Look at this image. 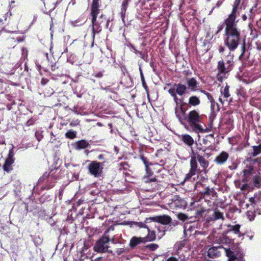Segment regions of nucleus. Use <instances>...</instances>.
Instances as JSON below:
<instances>
[{
	"label": "nucleus",
	"instance_id": "1",
	"mask_svg": "<svg viewBox=\"0 0 261 261\" xmlns=\"http://www.w3.org/2000/svg\"><path fill=\"white\" fill-rule=\"evenodd\" d=\"M238 20L226 18L224 20V44L230 51H234L241 40V32L238 27Z\"/></svg>",
	"mask_w": 261,
	"mask_h": 261
},
{
	"label": "nucleus",
	"instance_id": "2",
	"mask_svg": "<svg viewBox=\"0 0 261 261\" xmlns=\"http://www.w3.org/2000/svg\"><path fill=\"white\" fill-rule=\"evenodd\" d=\"M190 160V166L189 172L185 176L184 181L181 182L183 185L186 181H189L192 177L196 173L200 174L203 172L206 174L207 172V168L209 166V162L205 158L200 155L198 152H194L192 149Z\"/></svg>",
	"mask_w": 261,
	"mask_h": 261
},
{
	"label": "nucleus",
	"instance_id": "3",
	"mask_svg": "<svg viewBox=\"0 0 261 261\" xmlns=\"http://www.w3.org/2000/svg\"><path fill=\"white\" fill-rule=\"evenodd\" d=\"M99 11L92 12L90 13V15L91 17V25H92V37L93 42L94 41L95 35L100 33L102 31V26L107 29L109 28V23L110 22V18L101 14L99 17L98 14Z\"/></svg>",
	"mask_w": 261,
	"mask_h": 261
},
{
	"label": "nucleus",
	"instance_id": "4",
	"mask_svg": "<svg viewBox=\"0 0 261 261\" xmlns=\"http://www.w3.org/2000/svg\"><path fill=\"white\" fill-rule=\"evenodd\" d=\"M202 120V115H200L199 112L197 110H193L190 111L187 115V118L185 123H187L192 130L195 132L205 133L208 132L210 129L208 127L204 129L201 125Z\"/></svg>",
	"mask_w": 261,
	"mask_h": 261
},
{
	"label": "nucleus",
	"instance_id": "5",
	"mask_svg": "<svg viewBox=\"0 0 261 261\" xmlns=\"http://www.w3.org/2000/svg\"><path fill=\"white\" fill-rule=\"evenodd\" d=\"M213 242L219 244L218 246L211 247L207 251V255L211 258H215L219 256L224 250L222 244H227L231 242V239L223 234H218L214 237Z\"/></svg>",
	"mask_w": 261,
	"mask_h": 261
},
{
	"label": "nucleus",
	"instance_id": "6",
	"mask_svg": "<svg viewBox=\"0 0 261 261\" xmlns=\"http://www.w3.org/2000/svg\"><path fill=\"white\" fill-rule=\"evenodd\" d=\"M199 196L200 197L197 200H196L191 203V206L193 207L199 206L200 203L202 204V201L207 202V204L211 203L213 198L217 197V193L213 188L207 186L204 187L203 190L199 192Z\"/></svg>",
	"mask_w": 261,
	"mask_h": 261
},
{
	"label": "nucleus",
	"instance_id": "7",
	"mask_svg": "<svg viewBox=\"0 0 261 261\" xmlns=\"http://www.w3.org/2000/svg\"><path fill=\"white\" fill-rule=\"evenodd\" d=\"M155 167H159L160 168L158 169L157 171L158 173L161 172L163 170V168L161 167L158 164H153V166H149L145 167L146 170V175L144 176L143 179L144 182L146 183L148 182H155V184H158L159 182H161L162 180L160 179V178L158 176L153 175V170L155 169Z\"/></svg>",
	"mask_w": 261,
	"mask_h": 261
},
{
	"label": "nucleus",
	"instance_id": "8",
	"mask_svg": "<svg viewBox=\"0 0 261 261\" xmlns=\"http://www.w3.org/2000/svg\"><path fill=\"white\" fill-rule=\"evenodd\" d=\"M233 63V59L231 56H227L224 60L219 61L217 65L219 74H225L229 72L232 69Z\"/></svg>",
	"mask_w": 261,
	"mask_h": 261
},
{
	"label": "nucleus",
	"instance_id": "9",
	"mask_svg": "<svg viewBox=\"0 0 261 261\" xmlns=\"http://www.w3.org/2000/svg\"><path fill=\"white\" fill-rule=\"evenodd\" d=\"M110 238L108 236H103L98 240L95 244L93 249L95 252L98 253H104L106 252L112 253V250H109Z\"/></svg>",
	"mask_w": 261,
	"mask_h": 261
},
{
	"label": "nucleus",
	"instance_id": "10",
	"mask_svg": "<svg viewBox=\"0 0 261 261\" xmlns=\"http://www.w3.org/2000/svg\"><path fill=\"white\" fill-rule=\"evenodd\" d=\"M49 172H45L39 179L38 182H45L44 186L41 187V190H49L53 188L56 183V178L53 175H50Z\"/></svg>",
	"mask_w": 261,
	"mask_h": 261
},
{
	"label": "nucleus",
	"instance_id": "11",
	"mask_svg": "<svg viewBox=\"0 0 261 261\" xmlns=\"http://www.w3.org/2000/svg\"><path fill=\"white\" fill-rule=\"evenodd\" d=\"M104 163L98 162L94 161L88 166L89 173L95 177H100L102 174Z\"/></svg>",
	"mask_w": 261,
	"mask_h": 261
},
{
	"label": "nucleus",
	"instance_id": "12",
	"mask_svg": "<svg viewBox=\"0 0 261 261\" xmlns=\"http://www.w3.org/2000/svg\"><path fill=\"white\" fill-rule=\"evenodd\" d=\"M168 204L172 209L185 208L187 205L185 199L177 195H173L169 199Z\"/></svg>",
	"mask_w": 261,
	"mask_h": 261
},
{
	"label": "nucleus",
	"instance_id": "13",
	"mask_svg": "<svg viewBox=\"0 0 261 261\" xmlns=\"http://www.w3.org/2000/svg\"><path fill=\"white\" fill-rule=\"evenodd\" d=\"M249 201L253 207L256 209V210H254L253 213L251 211H248L247 213L250 220H254V217L255 216L256 213H257L258 215H261V210L258 208L259 206H261V200H260L259 198L251 197L249 198Z\"/></svg>",
	"mask_w": 261,
	"mask_h": 261
},
{
	"label": "nucleus",
	"instance_id": "14",
	"mask_svg": "<svg viewBox=\"0 0 261 261\" xmlns=\"http://www.w3.org/2000/svg\"><path fill=\"white\" fill-rule=\"evenodd\" d=\"M14 156V152L13 148H12L9 150L8 156L3 166V170L7 173L10 172L13 170L12 165L15 161Z\"/></svg>",
	"mask_w": 261,
	"mask_h": 261
},
{
	"label": "nucleus",
	"instance_id": "15",
	"mask_svg": "<svg viewBox=\"0 0 261 261\" xmlns=\"http://www.w3.org/2000/svg\"><path fill=\"white\" fill-rule=\"evenodd\" d=\"M184 103H181L179 107H176L175 108V114L178 119L179 121L182 124L185 123V120L187 118V115L186 113V110L183 107Z\"/></svg>",
	"mask_w": 261,
	"mask_h": 261
},
{
	"label": "nucleus",
	"instance_id": "16",
	"mask_svg": "<svg viewBox=\"0 0 261 261\" xmlns=\"http://www.w3.org/2000/svg\"><path fill=\"white\" fill-rule=\"evenodd\" d=\"M7 14H5L4 16H3V19H0V25H4L0 32H5L8 33H12L14 32V30L12 26H11V22L10 21V19H8L7 17Z\"/></svg>",
	"mask_w": 261,
	"mask_h": 261
},
{
	"label": "nucleus",
	"instance_id": "17",
	"mask_svg": "<svg viewBox=\"0 0 261 261\" xmlns=\"http://www.w3.org/2000/svg\"><path fill=\"white\" fill-rule=\"evenodd\" d=\"M186 81L187 85V87L190 91L195 92L200 90L199 89V83L195 77L187 78Z\"/></svg>",
	"mask_w": 261,
	"mask_h": 261
},
{
	"label": "nucleus",
	"instance_id": "18",
	"mask_svg": "<svg viewBox=\"0 0 261 261\" xmlns=\"http://www.w3.org/2000/svg\"><path fill=\"white\" fill-rule=\"evenodd\" d=\"M156 219L157 222L163 225L172 224L173 225L175 226L177 223V221L173 222L171 217L167 215L159 216L156 218Z\"/></svg>",
	"mask_w": 261,
	"mask_h": 261
},
{
	"label": "nucleus",
	"instance_id": "19",
	"mask_svg": "<svg viewBox=\"0 0 261 261\" xmlns=\"http://www.w3.org/2000/svg\"><path fill=\"white\" fill-rule=\"evenodd\" d=\"M72 145L75 150H79L88 148L90 146V144L87 140L82 139L75 142L74 144H72Z\"/></svg>",
	"mask_w": 261,
	"mask_h": 261
},
{
	"label": "nucleus",
	"instance_id": "20",
	"mask_svg": "<svg viewBox=\"0 0 261 261\" xmlns=\"http://www.w3.org/2000/svg\"><path fill=\"white\" fill-rule=\"evenodd\" d=\"M144 238L143 237H133L130 240L129 246L130 248L134 249L137 246L142 244L145 243Z\"/></svg>",
	"mask_w": 261,
	"mask_h": 261
},
{
	"label": "nucleus",
	"instance_id": "21",
	"mask_svg": "<svg viewBox=\"0 0 261 261\" xmlns=\"http://www.w3.org/2000/svg\"><path fill=\"white\" fill-rule=\"evenodd\" d=\"M174 86L176 88V93L179 96H182L188 93V88L185 84L181 83L175 84Z\"/></svg>",
	"mask_w": 261,
	"mask_h": 261
},
{
	"label": "nucleus",
	"instance_id": "22",
	"mask_svg": "<svg viewBox=\"0 0 261 261\" xmlns=\"http://www.w3.org/2000/svg\"><path fill=\"white\" fill-rule=\"evenodd\" d=\"M152 226L149 225L147 228V235L144 237L145 242L153 241L156 239L155 232L153 230H151Z\"/></svg>",
	"mask_w": 261,
	"mask_h": 261
},
{
	"label": "nucleus",
	"instance_id": "23",
	"mask_svg": "<svg viewBox=\"0 0 261 261\" xmlns=\"http://www.w3.org/2000/svg\"><path fill=\"white\" fill-rule=\"evenodd\" d=\"M229 154L225 151L221 152L215 158L214 161L218 164H223L228 159Z\"/></svg>",
	"mask_w": 261,
	"mask_h": 261
},
{
	"label": "nucleus",
	"instance_id": "24",
	"mask_svg": "<svg viewBox=\"0 0 261 261\" xmlns=\"http://www.w3.org/2000/svg\"><path fill=\"white\" fill-rule=\"evenodd\" d=\"M241 0H235L232 5V9L231 13L227 18L231 19H237V13Z\"/></svg>",
	"mask_w": 261,
	"mask_h": 261
},
{
	"label": "nucleus",
	"instance_id": "25",
	"mask_svg": "<svg viewBox=\"0 0 261 261\" xmlns=\"http://www.w3.org/2000/svg\"><path fill=\"white\" fill-rule=\"evenodd\" d=\"M128 0H122L120 14L122 21L124 22L126 11L128 6Z\"/></svg>",
	"mask_w": 261,
	"mask_h": 261
},
{
	"label": "nucleus",
	"instance_id": "26",
	"mask_svg": "<svg viewBox=\"0 0 261 261\" xmlns=\"http://www.w3.org/2000/svg\"><path fill=\"white\" fill-rule=\"evenodd\" d=\"M181 140L185 144L190 147H191L194 143L193 138L188 134L182 135L181 136Z\"/></svg>",
	"mask_w": 261,
	"mask_h": 261
},
{
	"label": "nucleus",
	"instance_id": "27",
	"mask_svg": "<svg viewBox=\"0 0 261 261\" xmlns=\"http://www.w3.org/2000/svg\"><path fill=\"white\" fill-rule=\"evenodd\" d=\"M152 218H146V220L144 222H134V224L139 228H147L149 225H147V224L148 223H151L152 225H154L153 223H152Z\"/></svg>",
	"mask_w": 261,
	"mask_h": 261
},
{
	"label": "nucleus",
	"instance_id": "28",
	"mask_svg": "<svg viewBox=\"0 0 261 261\" xmlns=\"http://www.w3.org/2000/svg\"><path fill=\"white\" fill-rule=\"evenodd\" d=\"M188 104L190 106L196 107L200 104V100L198 96L192 95L189 98Z\"/></svg>",
	"mask_w": 261,
	"mask_h": 261
},
{
	"label": "nucleus",
	"instance_id": "29",
	"mask_svg": "<svg viewBox=\"0 0 261 261\" xmlns=\"http://www.w3.org/2000/svg\"><path fill=\"white\" fill-rule=\"evenodd\" d=\"M139 158L143 162L145 167L149 166H151L152 167L153 166V164L151 163L148 161L147 157L145 155L142 149L140 150V151H139Z\"/></svg>",
	"mask_w": 261,
	"mask_h": 261
},
{
	"label": "nucleus",
	"instance_id": "30",
	"mask_svg": "<svg viewBox=\"0 0 261 261\" xmlns=\"http://www.w3.org/2000/svg\"><path fill=\"white\" fill-rule=\"evenodd\" d=\"M101 6V0H92L90 8V12L100 11L99 8Z\"/></svg>",
	"mask_w": 261,
	"mask_h": 261
},
{
	"label": "nucleus",
	"instance_id": "31",
	"mask_svg": "<svg viewBox=\"0 0 261 261\" xmlns=\"http://www.w3.org/2000/svg\"><path fill=\"white\" fill-rule=\"evenodd\" d=\"M213 216V219L215 221L218 219H221L222 220H224L225 219L223 213L221 212L217 208L214 209Z\"/></svg>",
	"mask_w": 261,
	"mask_h": 261
},
{
	"label": "nucleus",
	"instance_id": "32",
	"mask_svg": "<svg viewBox=\"0 0 261 261\" xmlns=\"http://www.w3.org/2000/svg\"><path fill=\"white\" fill-rule=\"evenodd\" d=\"M223 251H224L226 253V256L228 257L229 261H234L237 259V257L236 256L234 252L230 250L229 249H226L224 247V250Z\"/></svg>",
	"mask_w": 261,
	"mask_h": 261
},
{
	"label": "nucleus",
	"instance_id": "33",
	"mask_svg": "<svg viewBox=\"0 0 261 261\" xmlns=\"http://www.w3.org/2000/svg\"><path fill=\"white\" fill-rule=\"evenodd\" d=\"M253 151L251 153V156L255 157L261 153V143L258 145L252 146Z\"/></svg>",
	"mask_w": 261,
	"mask_h": 261
},
{
	"label": "nucleus",
	"instance_id": "34",
	"mask_svg": "<svg viewBox=\"0 0 261 261\" xmlns=\"http://www.w3.org/2000/svg\"><path fill=\"white\" fill-rule=\"evenodd\" d=\"M240 225L236 224L234 225H228L227 226L228 230L230 231H233L234 234L240 235L241 232L240 231Z\"/></svg>",
	"mask_w": 261,
	"mask_h": 261
},
{
	"label": "nucleus",
	"instance_id": "35",
	"mask_svg": "<svg viewBox=\"0 0 261 261\" xmlns=\"http://www.w3.org/2000/svg\"><path fill=\"white\" fill-rule=\"evenodd\" d=\"M257 4L256 3L250 9L249 13L248 14V19L249 20H253L254 17H255V12L257 11Z\"/></svg>",
	"mask_w": 261,
	"mask_h": 261
},
{
	"label": "nucleus",
	"instance_id": "36",
	"mask_svg": "<svg viewBox=\"0 0 261 261\" xmlns=\"http://www.w3.org/2000/svg\"><path fill=\"white\" fill-rule=\"evenodd\" d=\"M253 183L254 187L257 188L261 187V177L258 175L254 176L253 179Z\"/></svg>",
	"mask_w": 261,
	"mask_h": 261
},
{
	"label": "nucleus",
	"instance_id": "37",
	"mask_svg": "<svg viewBox=\"0 0 261 261\" xmlns=\"http://www.w3.org/2000/svg\"><path fill=\"white\" fill-rule=\"evenodd\" d=\"M76 132L70 129L65 133V136L66 138L73 139L76 137Z\"/></svg>",
	"mask_w": 261,
	"mask_h": 261
},
{
	"label": "nucleus",
	"instance_id": "38",
	"mask_svg": "<svg viewBox=\"0 0 261 261\" xmlns=\"http://www.w3.org/2000/svg\"><path fill=\"white\" fill-rule=\"evenodd\" d=\"M168 93L173 97L174 100L177 103L178 98L177 95H178L176 93V88H170L168 91Z\"/></svg>",
	"mask_w": 261,
	"mask_h": 261
},
{
	"label": "nucleus",
	"instance_id": "39",
	"mask_svg": "<svg viewBox=\"0 0 261 261\" xmlns=\"http://www.w3.org/2000/svg\"><path fill=\"white\" fill-rule=\"evenodd\" d=\"M229 86L227 85L224 87L223 91H221L222 94H223V97L227 100V99L230 97V94L229 92Z\"/></svg>",
	"mask_w": 261,
	"mask_h": 261
},
{
	"label": "nucleus",
	"instance_id": "40",
	"mask_svg": "<svg viewBox=\"0 0 261 261\" xmlns=\"http://www.w3.org/2000/svg\"><path fill=\"white\" fill-rule=\"evenodd\" d=\"M199 91L201 93L205 95L207 98V99L210 101L211 103H215V101L213 98L212 95L210 93L207 92L206 91L204 90L200 89Z\"/></svg>",
	"mask_w": 261,
	"mask_h": 261
},
{
	"label": "nucleus",
	"instance_id": "41",
	"mask_svg": "<svg viewBox=\"0 0 261 261\" xmlns=\"http://www.w3.org/2000/svg\"><path fill=\"white\" fill-rule=\"evenodd\" d=\"M146 249H149L150 251H154L159 248V245L156 244H150L145 246Z\"/></svg>",
	"mask_w": 261,
	"mask_h": 261
},
{
	"label": "nucleus",
	"instance_id": "42",
	"mask_svg": "<svg viewBox=\"0 0 261 261\" xmlns=\"http://www.w3.org/2000/svg\"><path fill=\"white\" fill-rule=\"evenodd\" d=\"M206 211L205 207L203 206H200L199 209L196 211V215L197 217L202 216L203 213Z\"/></svg>",
	"mask_w": 261,
	"mask_h": 261
},
{
	"label": "nucleus",
	"instance_id": "43",
	"mask_svg": "<svg viewBox=\"0 0 261 261\" xmlns=\"http://www.w3.org/2000/svg\"><path fill=\"white\" fill-rule=\"evenodd\" d=\"M185 245H186V241L182 240V241H181L179 242H177L176 243L175 246L177 247V249L179 250L182 249L183 248V247H185Z\"/></svg>",
	"mask_w": 261,
	"mask_h": 261
},
{
	"label": "nucleus",
	"instance_id": "44",
	"mask_svg": "<svg viewBox=\"0 0 261 261\" xmlns=\"http://www.w3.org/2000/svg\"><path fill=\"white\" fill-rule=\"evenodd\" d=\"M36 119L33 117L30 118L24 124L26 126H30L35 123Z\"/></svg>",
	"mask_w": 261,
	"mask_h": 261
},
{
	"label": "nucleus",
	"instance_id": "45",
	"mask_svg": "<svg viewBox=\"0 0 261 261\" xmlns=\"http://www.w3.org/2000/svg\"><path fill=\"white\" fill-rule=\"evenodd\" d=\"M253 170V168H251V167L249 168V169L243 170V172L244 175L245 176H249V175H250L251 174Z\"/></svg>",
	"mask_w": 261,
	"mask_h": 261
},
{
	"label": "nucleus",
	"instance_id": "46",
	"mask_svg": "<svg viewBox=\"0 0 261 261\" xmlns=\"http://www.w3.org/2000/svg\"><path fill=\"white\" fill-rule=\"evenodd\" d=\"M132 48L134 50V52L136 54H138L140 55V57L141 58V59H145V56L142 53V52L140 51H139L134 46H132Z\"/></svg>",
	"mask_w": 261,
	"mask_h": 261
},
{
	"label": "nucleus",
	"instance_id": "47",
	"mask_svg": "<svg viewBox=\"0 0 261 261\" xmlns=\"http://www.w3.org/2000/svg\"><path fill=\"white\" fill-rule=\"evenodd\" d=\"M178 218L179 220L185 221L188 219V216L185 214L179 213L178 215Z\"/></svg>",
	"mask_w": 261,
	"mask_h": 261
},
{
	"label": "nucleus",
	"instance_id": "48",
	"mask_svg": "<svg viewBox=\"0 0 261 261\" xmlns=\"http://www.w3.org/2000/svg\"><path fill=\"white\" fill-rule=\"evenodd\" d=\"M224 25H225L224 21L223 23L220 24L217 27V31L215 33V35H217L219 33H220L224 28Z\"/></svg>",
	"mask_w": 261,
	"mask_h": 261
},
{
	"label": "nucleus",
	"instance_id": "49",
	"mask_svg": "<svg viewBox=\"0 0 261 261\" xmlns=\"http://www.w3.org/2000/svg\"><path fill=\"white\" fill-rule=\"evenodd\" d=\"M49 197L48 195L44 194L41 197H40L39 199V201L41 203H43L45 202V201L47 198Z\"/></svg>",
	"mask_w": 261,
	"mask_h": 261
},
{
	"label": "nucleus",
	"instance_id": "50",
	"mask_svg": "<svg viewBox=\"0 0 261 261\" xmlns=\"http://www.w3.org/2000/svg\"><path fill=\"white\" fill-rule=\"evenodd\" d=\"M120 169H123L124 170H126L128 166V165L126 162H122V163H120Z\"/></svg>",
	"mask_w": 261,
	"mask_h": 261
},
{
	"label": "nucleus",
	"instance_id": "51",
	"mask_svg": "<svg viewBox=\"0 0 261 261\" xmlns=\"http://www.w3.org/2000/svg\"><path fill=\"white\" fill-rule=\"evenodd\" d=\"M182 73L186 76H190L192 74V72L190 70H185L183 71Z\"/></svg>",
	"mask_w": 261,
	"mask_h": 261
},
{
	"label": "nucleus",
	"instance_id": "52",
	"mask_svg": "<svg viewBox=\"0 0 261 261\" xmlns=\"http://www.w3.org/2000/svg\"><path fill=\"white\" fill-rule=\"evenodd\" d=\"M49 82V80L47 79L46 78H42L41 81V84L43 86L46 85L48 82Z\"/></svg>",
	"mask_w": 261,
	"mask_h": 261
},
{
	"label": "nucleus",
	"instance_id": "53",
	"mask_svg": "<svg viewBox=\"0 0 261 261\" xmlns=\"http://www.w3.org/2000/svg\"><path fill=\"white\" fill-rule=\"evenodd\" d=\"M245 48H246V47H245V42H244L243 43V45L242 46V47H241L242 53L239 57L240 58L244 55L245 51Z\"/></svg>",
	"mask_w": 261,
	"mask_h": 261
},
{
	"label": "nucleus",
	"instance_id": "54",
	"mask_svg": "<svg viewBox=\"0 0 261 261\" xmlns=\"http://www.w3.org/2000/svg\"><path fill=\"white\" fill-rule=\"evenodd\" d=\"M215 221L214 219H213V215L212 216H210L206 218V222H210V221Z\"/></svg>",
	"mask_w": 261,
	"mask_h": 261
},
{
	"label": "nucleus",
	"instance_id": "55",
	"mask_svg": "<svg viewBox=\"0 0 261 261\" xmlns=\"http://www.w3.org/2000/svg\"><path fill=\"white\" fill-rule=\"evenodd\" d=\"M247 161H253V162H258L259 161V158H256V159H255L254 160H252L251 158L250 157V158H248L247 160Z\"/></svg>",
	"mask_w": 261,
	"mask_h": 261
},
{
	"label": "nucleus",
	"instance_id": "56",
	"mask_svg": "<svg viewBox=\"0 0 261 261\" xmlns=\"http://www.w3.org/2000/svg\"><path fill=\"white\" fill-rule=\"evenodd\" d=\"M167 261H178V259L174 257H170L167 259Z\"/></svg>",
	"mask_w": 261,
	"mask_h": 261
},
{
	"label": "nucleus",
	"instance_id": "57",
	"mask_svg": "<svg viewBox=\"0 0 261 261\" xmlns=\"http://www.w3.org/2000/svg\"><path fill=\"white\" fill-rule=\"evenodd\" d=\"M225 49L224 47H223L222 46H220L219 47V49L218 50H219V51L220 53H223Z\"/></svg>",
	"mask_w": 261,
	"mask_h": 261
},
{
	"label": "nucleus",
	"instance_id": "58",
	"mask_svg": "<svg viewBox=\"0 0 261 261\" xmlns=\"http://www.w3.org/2000/svg\"><path fill=\"white\" fill-rule=\"evenodd\" d=\"M234 261H245V259L243 258V256H240L239 257H237L236 260Z\"/></svg>",
	"mask_w": 261,
	"mask_h": 261
},
{
	"label": "nucleus",
	"instance_id": "59",
	"mask_svg": "<svg viewBox=\"0 0 261 261\" xmlns=\"http://www.w3.org/2000/svg\"><path fill=\"white\" fill-rule=\"evenodd\" d=\"M241 17L243 21H246L247 19V18H248V16H247L246 14L242 15Z\"/></svg>",
	"mask_w": 261,
	"mask_h": 261
},
{
	"label": "nucleus",
	"instance_id": "60",
	"mask_svg": "<svg viewBox=\"0 0 261 261\" xmlns=\"http://www.w3.org/2000/svg\"><path fill=\"white\" fill-rule=\"evenodd\" d=\"M103 76V74L101 72H99L95 75V76L96 77H101Z\"/></svg>",
	"mask_w": 261,
	"mask_h": 261
},
{
	"label": "nucleus",
	"instance_id": "61",
	"mask_svg": "<svg viewBox=\"0 0 261 261\" xmlns=\"http://www.w3.org/2000/svg\"><path fill=\"white\" fill-rule=\"evenodd\" d=\"M238 95H241L243 97H244L245 93L243 91L240 90L238 92Z\"/></svg>",
	"mask_w": 261,
	"mask_h": 261
},
{
	"label": "nucleus",
	"instance_id": "62",
	"mask_svg": "<svg viewBox=\"0 0 261 261\" xmlns=\"http://www.w3.org/2000/svg\"><path fill=\"white\" fill-rule=\"evenodd\" d=\"M196 148L199 151H202L203 152H204L205 151V149H203L202 147L201 146H198V145H197Z\"/></svg>",
	"mask_w": 261,
	"mask_h": 261
},
{
	"label": "nucleus",
	"instance_id": "63",
	"mask_svg": "<svg viewBox=\"0 0 261 261\" xmlns=\"http://www.w3.org/2000/svg\"><path fill=\"white\" fill-rule=\"evenodd\" d=\"M104 156H105V155L102 154H99V155L98 156V159L99 160H103V159H104Z\"/></svg>",
	"mask_w": 261,
	"mask_h": 261
},
{
	"label": "nucleus",
	"instance_id": "64",
	"mask_svg": "<svg viewBox=\"0 0 261 261\" xmlns=\"http://www.w3.org/2000/svg\"><path fill=\"white\" fill-rule=\"evenodd\" d=\"M54 91L52 89H49V92H47V95L49 96V95H50L51 94H53L54 93Z\"/></svg>",
	"mask_w": 261,
	"mask_h": 261
}]
</instances>
